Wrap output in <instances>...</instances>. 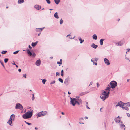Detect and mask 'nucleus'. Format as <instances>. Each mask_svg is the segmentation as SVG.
Instances as JSON below:
<instances>
[{
    "label": "nucleus",
    "mask_w": 130,
    "mask_h": 130,
    "mask_svg": "<svg viewBox=\"0 0 130 130\" xmlns=\"http://www.w3.org/2000/svg\"><path fill=\"white\" fill-rule=\"evenodd\" d=\"M63 21L62 19H61L60 21V24H62L63 23Z\"/></svg>",
    "instance_id": "2f4dec72"
},
{
    "label": "nucleus",
    "mask_w": 130,
    "mask_h": 130,
    "mask_svg": "<svg viewBox=\"0 0 130 130\" xmlns=\"http://www.w3.org/2000/svg\"><path fill=\"white\" fill-rule=\"evenodd\" d=\"M88 93V92H82L80 94V95L81 96H82L83 95H84L85 94H87Z\"/></svg>",
    "instance_id": "4468645a"
},
{
    "label": "nucleus",
    "mask_w": 130,
    "mask_h": 130,
    "mask_svg": "<svg viewBox=\"0 0 130 130\" xmlns=\"http://www.w3.org/2000/svg\"><path fill=\"white\" fill-rule=\"evenodd\" d=\"M100 97L101 99L104 101L108 97V95L102 92V93L100 95Z\"/></svg>",
    "instance_id": "7ed1b4c3"
},
{
    "label": "nucleus",
    "mask_w": 130,
    "mask_h": 130,
    "mask_svg": "<svg viewBox=\"0 0 130 130\" xmlns=\"http://www.w3.org/2000/svg\"><path fill=\"white\" fill-rule=\"evenodd\" d=\"M104 40V39H100V43L101 45H102L103 44V41Z\"/></svg>",
    "instance_id": "6ab92c4d"
},
{
    "label": "nucleus",
    "mask_w": 130,
    "mask_h": 130,
    "mask_svg": "<svg viewBox=\"0 0 130 130\" xmlns=\"http://www.w3.org/2000/svg\"><path fill=\"white\" fill-rule=\"evenodd\" d=\"M59 73L58 72H57L56 73V75L57 76L58 75H59Z\"/></svg>",
    "instance_id": "a18cd8bd"
},
{
    "label": "nucleus",
    "mask_w": 130,
    "mask_h": 130,
    "mask_svg": "<svg viewBox=\"0 0 130 130\" xmlns=\"http://www.w3.org/2000/svg\"><path fill=\"white\" fill-rule=\"evenodd\" d=\"M18 71L19 72H20L21 71V69H18Z\"/></svg>",
    "instance_id": "4d7b16f0"
},
{
    "label": "nucleus",
    "mask_w": 130,
    "mask_h": 130,
    "mask_svg": "<svg viewBox=\"0 0 130 130\" xmlns=\"http://www.w3.org/2000/svg\"><path fill=\"white\" fill-rule=\"evenodd\" d=\"M96 84H97V87H99V86H100L99 83H97Z\"/></svg>",
    "instance_id": "49530a36"
},
{
    "label": "nucleus",
    "mask_w": 130,
    "mask_h": 130,
    "mask_svg": "<svg viewBox=\"0 0 130 130\" xmlns=\"http://www.w3.org/2000/svg\"><path fill=\"white\" fill-rule=\"evenodd\" d=\"M34 7L35 8H41V6L38 5L35 6Z\"/></svg>",
    "instance_id": "aec40b11"
},
{
    "label": "nucleus",
    "mask_w": 130,
    "mask_h": 130,
    "mask_svg": "<svg viewBox=\"0 0 130 130\" xmlns=\"http://www.w3.org/2000/svg\"><path fill=\"white\" fill-rule=\"evenodd\" d=\"M28 47L30 49H31L32 48L31 47L30 45H29Z\"/></svg>",
    "instance_id": "603ef678"
},
{
    "label": "nucleus",
    "mask_w": 130,
    "mask_h": 130,
    "mask_svg": "<svg viewBox=\"0 0 130 130\" xmlns=\"http://www.w3.org/2000/svg\"><path fill=\"white\" fill-rule=\"evenodd\" d=\"M57 63L59 64H61L62 63V62H59L58 61L57 62Z\"/></svg>",
    "instance_id": "ea45409f"
},
{
    "label": "nucleus",
    "mask_w": 130,
    "mask_h": 130,
    "mask_svg": "<svg viewBox=\"0 0 130 130\" xmlns=\"http://www.w3.org/2000/svg\"><path fill=\"white\" fill-rule=\"evenodd\" d=\"M54 1L56 4H58L60 1V0H54Z\"/></svg>",
    "instance_id": "393cba45"
},
{
    "label": "nucleus",
    "mask_w": 130,
    "mask_h": 130,
    "mask_svg": "<svg viewBox=\"0 0 130 130\" xmlns=\"http://www.w3.org/2000/svg\"><path fill=\"white\" fill-rule=\"evenodd\" d=\"M61 114L63 115H64V113L63 112H61Z\"/></svg>",
    "instance_id": "052dcab7"
},
{
    "label": "nucleus",
    "mask_w": 130,
    "mask_h": 130,
    "mask_svg": "<svg viewBox=\"0 0 130 130\" xmlns=\"http://www.w3.org/2000/svg\"><path fill=\"white\" fill-rule=\"evenodd\" d=\"M115 121L116 122L119 123L120 122V121L119 120V117L118 116V117L116 118L115 119Z\"/></svg>",
    "instance_id": "9d476101"
},
{
    "label": "nucleus",
    "mask_w": 130,
    "mask_h": 130,
    "mask_svg": "<svg viewBox=\"0 0 130 130\" xmlns=\"http://www.w3.org/2000/svg\"><path fill=\"white\" fill-rule=\"evenodd\" d=\"M93 64H95V65H97V63L96 62H95V63H94V62H93Z\"/></svg>",
    "instance_id": "09e8293b"
},
{
    "label": "nucleus",
    "mask_w": 130,
    "mask_h": 130,
    "mask_svg": "<svg viewBox=\"0 0 130 130\" xmlns=\"http://www.w3.org/2000/svg\"><path fill=\"white\" fill-rule=\"evenodd\" d=\"M24 0H19L18 1V3L19 4H21L23 3L24 2Z\"/></svg>",
    "instance_id": "b1692460"
},
{
    "label": "nucleus",
    "mask_w": 130,
    "mask_h": 130,
    "mask_svg": "<svg viewBox=\"0 0 130 130\" xmlns=\"http://www.w3.org/2000/svg\"><path fill=\"white\" fill-rule=\"evenodd\" d=\"M93 38V39L96 40L97 39V37L96 34H94L92 36Z\"/></svg>",
    "instance_id": "dca6fc26"
},
{
    "label": "nucleus",
    "mask_w": 130,
    "mask_h": 130,
    "mask_svg": "<svg viewBox=\"0 0 130 130\" xmlns=\"http://www.w3.org/2000/svg\"><path fill=\"white\" fill-rule=\"evenodd\" d=\"M41 63V61L40 59L37 60L36 62V64L37 66H40Z\"/></svg>",
    "instance_id": "1a4fd4ad"
},
{
    "label": "nucleus",
    "mask_w": 130,
    "mask_h": 130,
    "mask_svg": "<svg viewBox=\"0 0 130 130\" xmlns=\"http://www.w3.org/2000/svg\"><path fill=\"white\" fill-rule=\"evenodd\" d=\"M32 111H28L23 115V117L25 119L30 118L32 115Z\"/></svg>",
    "instance_id": "f257e3e1"
},
{
    "label": "nucleus",
    "mask_w": 130,
    "mask_h": 130,
    "mask_svg": "<svg viewBox=\"0 0 130 130\" xmlns=\"http://www.w3.org/2000/svg\"><path fill=\"white\" fill-rule=\"evenodd\" d=\"M86 107H87V109H90V108L87 105H86Z\"/></svg>",
    "instance_id": "5fc2aeb1"
},
{
    "label": "nucleus",
    "mask_w": 130,
    "mask_h": 130,
    "mask_svg": "<svg viewBox=\"0 0 130 130\" xmlns=\"http://www.w3.org/2000/svg\"><path fill=\"white\" fill-rule=\"evenodd\" d=\"M122 108L123 109H125L126 110H129V109L127 107H123H123H122Z\"/></svg>",
    "instance_id": "5701e85b"
},
{
    "label": "nucleus",
    "mask_w": 130,
    "mask_h": 130,
    "mask_svg": "<svg viewBox=\"0 0 130 130\" xmlns=\"http://www.w3.org/2000/svg\"><path fill=\"white\" fill-rule=\"evenodd\" d=\"M31 45L32 46H34L36 45V44L34 43H32Z\"/></svg>",
    "instance_id": "e433bc0d"
},
{
    "label": "nucleus",
    "mask_w": 130,
    "mask_h": 130,
    "mask_svg": "<svg viewBox=\"0 0 130 130\" xmlns=\"http://www.w3.org/2000/svg\"><path fill=\"white\" fill-rule=\"evenodd\" d=\"M15 118V115L13 114H12L10 118L12 119V120H14Z\"/></svg>",
    "instance_id": "4be33fe9"
},
{
    "label": "nucleus",
    "mask_w": 130,
    "mask_h": 130,
    "mask_svg": "<svg viewBox=\"0 0 130 130\" xmlns=\"http://www.w3.org/2000/svg\"><path fill=\"white\" fill-rule=\"evenodd\" d=\"M110 87L109 85H108L107 87L105 90L102 91V92L105 93L108 95H109V91L110 90Z\"/></svg>",
    "instance_id": "f03ea898"
},
{
    "label": "nucleus",
    "mask_w": 130,
    "mask_h": 130,
    "mask_svg": "<svg viewBox=\"0 0 130 130\" xmlns=\"http://www.w3.org/2000/svg\"><path fill=\"white\" fill-rule=\"evenodd\" d=\"M94 60L95 61H97L98 59V58H94Z\"/></svg>",
    "instance_id": "37998d69"
},
{
    "label": "nucleus",
    "mask_w": 130,
    "mask_h": 130,
    "mask_svg": "<svg viewBox=\"0 0 130 130\" xmlns=\"http://www.w3.org/2000/svg\"><path fill=\"white\" fill-rule=\"evenodd\" d=\"M91 46L93 48L95 49L98 47V45H95L94 43H93L91 45Z\"/></svg>",
    "instance_id": "9b49d317"
},
{
    "label": "nucleus",
    "mask_w": 130,
    "mask_h": 130,
    "mask_svg": "<svg viewBox=\"0 0 130 130\" xmlns=\"http://www.w3.org/2000/svg\"><path fill=\"white\" fill-rule=\"evenodd\" d=\"M26 74H25L24 75L23 77H25V78H26Z\"/></svg>",
    "instance_id": "de8ad7c7"
},
{
    "label": "nucleus",
    "mask_w": 130,
    "mask_h": 130,
    "mask_svg": "<svg viewBox=\"0 0 130 130\" xmlns=\"http://www.w3.org/2000/svg\"><path fill=\"white\" fill-rule=\"evenodd\" d=\"M25 122L27 124H28L29 125H30L31 124V123H30L28 122H27L26 121H25Z\"/></svg>",
    "instance_id": "a19ab883"
},
{
    "label": "nucleus",
    "mask_w": 130,
    "mask_h": 130,
    "mask_svg": "<svg viewBox=\"0 0 130 130\" xmlns=\"http://www.w3.org/2000/svg\"><path fill=\"white\" fill-rule=\"evenodd\" d=\"M38 42V41H37L36 42H35L34 43H35V44H36V45L37 44Z\"/></svg>",
    "instance_id": "bf43d9fd"
},
{
    "label": "nucleus",
    "mask_w": 130,
    "mask_h": 130,
    "mask_svg": "<svg viewBox=\"0 0 130 130\" xmlns=\"http://www.w3.org/2000/svg\"><path fill=\"white\" fill-rule=\"evenodd\" d=\"M78 39L80 41V43L81 44L84 41V40H82V38L80 37Z\"/></svg>",
    "instance_id": "412c9836"
},
{
    "label": "nucleus",
    "mask_w": 130,
    "mask_h": 130,
    "mask_svg": "<svg viewBox=\"0 0 130 130\" xmlns=\"http://www.w3.org/2000/svg\"><path fill=\"white\" fill-rule=\"evenodd\" d=\"M15 108L16 109H19L22 110L23 109V107L20 104L17 103L16 104Z\"/></svg>",
    "instance_id": "423d86ee"
},
{
    "label": "nucleus",
    "mask_w": 130,
    "mask_h": 130,
    "mask_svg": "<svg viewBox=\"0 0 130 130\" xmlns=\"http://www.w3.org/2000/svg\"><path fill=\"white\" fill-rule=\"evenodd\" d=\"M110 84L111 88L112 89L115 88L117 86V82L114 81H111L110 82Z\"/></svg>",
    "instance_id": "39448f33"
},
{
    "label": "nucleus",
    "mask_w": 130,
    "mask_h": 130,
    "mask_svg": "<svg viewBox=\"0 0 130 130\" xmlns=\"http://www.w3.org/2000/svg\"><path fill=\"white\" fill-rule=\"evenodd\" d=\"M68 93L69 94H71V93L69 92H68Z\"/></svg>",
    "instance_id": "69168bd1"
},
{
    "label": "nucleus",
    "mask_w": 130,
    "mask_h": 130,
    "mask_svg": "<svg viewBox=\"0 0 130 130\" xmlns=\"http://www.w3.org/2000/svg\"><path fill=\"white\" fill-rule=\"evenodd\" d=\"M35 99L34 94H32V101H34Z\"/></svg>",
    "instance_id": "473e14b6"
},
{
    "label": "nucleus",
    "mask_w": 130,
    "mask_h": 130,
    "mask_svg": "<svg viewBox=\"0 0 130 130\" xmlns=\"http://www.w3.org/2000/svg\"><path fill=\"white\" fill-rule=\"evenodd\" d=\"M121 127H124L125 126V125H124V124H122L121 125Z\"/></svg>",
    "instance_id": "864d4df0"
},
{
    "label": "nucleus",
    "mask_w": 130,
    "mask_h": 130,
    "mask_svg": "<svg viewBox=\"0 0 130 130\" xmlns=\"http://www.w3.org/2000/svg\"><path fill=\"white\" fill-rule=\"evenodd\" d=\"M127 116L128 117H129L130 116V114L128 113H127Z\"/></svg>",
    "instance_id": "c03bdc74"
},
{
    "label": "nucleus",
    "mask_w": 130,
    "mask_h": 130,
    "mask_svg": "<svg viewBox=\"0 0 130 130\" xmlns=\"http://www.w3.org/2000/svg\"><path fill=\"white\" fill-rule=\"evenodd\" d=\"M35 129L36 130H37L38 129V128L37 127H35Z\"/></svg>",
    "instance_id": "e2e57ef3"
},
{
    "label": "nucleus",
    "mask_w": 130,
    "mask_h": 130,
    "mask_svg": "<svg viewBox=\"0 0 130 130\" xmlns=\"http://www.w3.org/2000/svg\"><path fill=\"white\" fill-rule=\"evenodd\" d=\"M19 51H17L15 52H13V54H15L17 53H18Z\"/></svg>",
    "instance_id": "c9c22d12"
},
{
    "label": "nucleus",
    "mask_w": 130,
    "mask_h": 130,
    "mask_svg": "<svg viewBox=\"0 0 130 130\" xmlns=\"http://www.w3.org/2000/svg\"><path fill=\"white\" fill-rule=\"evenodd\" d=\"M70 36V34H69V35H68L67 36V37H68V36Z\"/></svg>",
    "instance_id": "0e129e2a"
},
{
    "label": "nucleus",
    "mask_w": 130,
    "mask_h": 130,
    "mask_svg": "<svg viewBox=\"0 0 130 130\" xmlns=\"http://www.w3.org/2000/svg\"><path fill=\"white\" fill-rule=\"evenodd\" d=\"M15 65L16 67L17 68H18V66L17 65H16V64H15Z\"/></svg>",
    "instance_id": "774afa93"
},
{
    "label": "nucleus",
    "mask_w": 130,
    "mask_h": 130,
    "mask_svg": "<svg viewBox=\"0 0 130 130\" xmlns=\"http://www.w3.org/2000/svg\"><path fill=\"white\" fill-rule=\"evenodd\" d=\"M58 13L57 12H56L54 15V17L58 19L59 18L58 16L57 15Z\"/></svg>",
    "instance_id": "a211bd4d"
},
{
    "label": "nucleus",
    "mask_w": 130,
    "mask_h": 130,
    "mask_svg": "<svg viewBox=\"0 0 130 130\" xmlns=\"http://www.w3.org/2000/svg\"><path fill=\"white\" fill-rule=\"evenodd\" d=\"M42 112V115L43 116L47 114V112L46 111H41Z\"/></svg>",
    "instance_id": "f3484780"
},
{
    "label": "nucleus",
    "mask_w": 130,
    "mask_h": 130,
    "mask_svg": "<svg viewBox=\"0 0 130 130\" xmlns=\"http://www.w3.org/2000/svg\"><path fill=\"white\" fill-rule=\"evenodd\" d=\"M35 56L36 54H35V53H33L32 54V56H33V57H35Z\"/></svg>",
    "instance_id": "79ce46f5"
},
{
    "label": "nucleus",
    "mask_w": 130,
    "mask_h": 130,
    "mask_svg": "<svg viewBox=\"0 0 130 130\" xmlns=\"http://www.w3.org/2000/svg\"><path fill=\"white\" fill-rule=\"evenodd\" d=\"M92 82H91L90 83V84L89 85V86H90L92 84Z\"/></svg>",
    "instance_id": "3c124183"
},
{
    "label": "nucleus",
    "mask_w": 130,
    "mask_h": 130,
    "mask_svg": "<svg viewBox=\"0 0 130 130\" xmlns=\"http://www.w3.org/2000/svg\"><path fill=\"white\" fill-rule=\"evenodd\" d=\"M8 58H5L4 59V61L5 63H6L7 62L8 60Z\"/></svg>",
    "instance_id": "72a5a7b5"
},
{
    "label": "nucleus",
    "mask_w": 130,
    "mask_h": 130,
    "mask_svg": "<svg viewBox=\"0 0 130 130\" xmlns=\"http://www.w3.org/2000/svg\"><path fill=\"white\" fill-rule=\"evenodd\" d=\"M7 52V51H2V52L1 53H2V54H6V53Z\"/></svg>",
    "instance_id": "c85d7f7f"
},
{
    "label": "nucleus",
    "mask_w": 130,
    "mask_h": 130,
    "mask_svg": "<svg viewBox=\"0 0 130 130\" xmlns=\"http://www.w3.org/2000/svg\"><path fill=\"white\" fill-rule=\"evenodd\" d=\"M59 81L61 83H63V80L61 78H59L58 79Z\"/></svg>",
    "instance_id": "c756f323"
},
{
    "label": "nucleus",
    "mask_w": 130,
    "mask_h": 130,
    "mask_svg": "<svg viewBox=\"0 0 130 130\" xmlns=\"http://www.w3.org/2000/svg\"><path fill=\"white\" fill-rule=\"evenodd\" d=\"M77 99L74 98L72 99V98H71V103L72 105L73 106H74L76 103H77L78 104H79V103L76 100Z\"/></svg>",
    "instance_id": "20e7f679"
},
{
    "label": "nucleus",
    "mask_w": 130,
    "mask_h": 130,
    "mask_svg": "<svg viewBox=\"0 0 130 130\" xmlns=\"http://www.w3.org/2000/svg\"><path fill=\"white\" fill-rule=\"evenodd\" d=\"M55 83V80H53V81L52 82L50 83V84H54Z\"/></svg>",
    "instance_id": "f704fd0d"
},
{
    "label": "nucleus",
    "mask_w": 130,
    "mask_h": 130,
    "mask_svg": "<svg viewBox=\"0 0 130 130\" xmlns=\"http://www.w3.org/2000/svg\"><path fill=\"white\" fill-rule=\"evenodd\" d=\"M46 2H47L48 4H50V3L51 2L50 0H46Z\"/></svg>",
    "instance_id": "58836bf2"
},
{
    "label": "nucleus",
    "mask_w": 130,
    "mask_h": 130,
    "mask_svg": "<svg viewBox=\"0 0 130 130\" xmlns=\"http://www.w3.org/2000/svg\"><path fill=\"white\" fill-rule=\"evenodd\" d=\"M0 63H1V64H2V66H3V67H4V64H3V62H2L1 60H0Z\"/></svg>",
    "instance_id": "4c0bfd02"
},
{
    "label": "nucleus",
    "mask_w": 130,
    "mask_h": 130,
    "mask_svg": "<svg viewBox=\"0 0 130 130\" xmlns=\"http://www.w3.org/2000/svg\"><path fill=\"white\" fill-rule=\"evenodd\" d=\"M125 103H124L122 102L121 101H120L116 105V107H117L118 106H119L120 107H123V106H124L125 105Z\"/></svg>",
    "instance_id": "0eeeda50"
},
{
    "label": "nucleus",
    "mask_w": 130,
    "mask_h": 130,
    "mask_svg": "<svg viewBox=\"0 0 130 130\" xmlns=\"http://www.w3.org/2000/svg\"><path fill=\"white\" fill-rule=\"evenodd\" d=\"M12 64H13V65H15L16 64L15 63H12Z\"/></svg>",
    "instance_id": "338daca9"
},
{
    "label": "nucleus",
    "mask_w": 130,
    "mask_h": 130,
    "mask_svg": "<svg viewBox=\"0 0 130 130\" xmlns=\"http://www.w3.org/2000/svg\"><path fill=\"white\" fill-rule=\"evenodd\" d=\"M38 116L37 117L43 116L41 112H40L37 115Z\"/></svg>",
    "instance_id": "ddd939ff"
},
{
    "label": "nucleus",
    "mask_w": 130,
    "mask_h": 130,
    "mask_svg": "<svg viewBox=\"0 0 130 130\" xmlns=\"http://www.w3.org/2000/svg\"><path fill=\"white\" fill-rule=\"evenodd\" d=\"M129 79H127V82H129Z\"/></svg>",
    "instance_id": "680f3d73"
},
{
    "label": "nucleus",
    "mask_w": 130,
    "mask_h": 130,
    "mask_svg": "<svg viewBox=\"0 0 130 130\" xmlns=\"http://www.w3.org/2000/svg\"><path fill=\"white\" fill-rule=\"evenodd\" d=\"M85 119H88V118L87 117H85Z\"/></svg>",
    "instance_id": "13d9d810"
},
{
    "label": "nucleus",
    "mask_w": 130,
    "mask_h": 130,
    "mask_svg": "<svg viewBox=\"0 0 130 130\" xmlns=\"http://www.w3.org/2000/svg\"><path fill=\"white\" fill-rule=\"evenodd\" d=\"M63 70H61V75L62 76H63Z\"/></svg>",
    "instance_id": "7c9ffc66"
},
{
    "label": "nucleus",
    "mask_w": 130,
    "mask_h": 130,
    "mask_svg": "<svg viewBox=\"0 0 130 130\" xmlns=\"http://www.w3.org/2000/svg\"><path fill=\"white\" fill-rule=\"evenodd\" d=\"M44 28H44H40L39 29H40V30H41V31H42V30Z\"/></svg>",
    "instance_id": "8fccbe9b"
},
{
    "label": "nucleus",
    "mask_w": 130,
    "mask_h": 130,
    "mask_svg": "<svg viewBox=\"0 0 130 130\" xmlns=\"http://www.w3.org/2000/svg\"><path fill=\"white\" fill-rule=\"evenodd\" d=\"M125 105H126L127 107H129L130 106V103L129 102H127V103H125Z\"/></svg>",
    "instance_id": "cd10ccee"
},
{
    "label": "nucleus",
    "mask_w": 130,
    "mask_h": 130,
    "mask_svg": "<svg viewBox=\"0 0 130 130\" xmlns=\"http://www.w3.org/2000/svg\"><path fill=\"white\" fill-rule=\"evenodd\" d=\"M122 42V41H121V42H119L117 43H116V44L117 45H122L124 43V42H122V43H121V42Z\"/></svg>",
    "instance_id": "2eb2a0df"
},
{
    "label": "nucleus",
    "mask_w": 130,
    "mask_h": 130,
    "mask_svg": "<svg viewBox=\"0 0 130 130\" xmlns=\"http://www.w3.org/2000/svg\"><path fill=\"white\" fill-rule=\"evenodd\" d=\"M12 119L11 118H10L8 122L7 123H8L9 125H11V124L12 123Z\"/></svg>",
    "instance_id": "f8f14e48"
},
{
    "label": "nucleus",
    "mask_w": 130,
    "mask_h": 130,
    "mask_svg": "<svg viewBox=\"0 0 130 130\" xmlns=\"http://www.w3.org/2000/svg\"><path fill=\"white\" fill-rule=\"evenodd\" d=\"M27 53L30 56H31L32 55L31 53L29 50H27Z\"/></svg>",
    "instance_id": "a878e982"
},
{
    "label": "nucleus",
    "mask_w": 130,
    "mask_h": 130,
    "mask_svg": "<svg viewBox=\"0 0 130 130\" xmlns=\"http://www.w3.org/2000/svg\"><path fill=\"white\" fill-rule=\"evenodd\" d=\"M127 52H129L130 50V49L129 48H128L127 49Z\"/></svg>",
    "instance_id": "6e6d98bb"
},
{
    "label": "nucleus",
    "mask_w": 130,
    "mask_h": 130,
    "mask_svg": "<svg viewBox=\"0 0 130 130\" xmlns=\"http://www.w3.org/2000/svg\"><path fill=\"white\" fill-rule=\"evenodd\" d=\"M42 83L44 84L45 82L46 81V79H42Z\"/></svg>",
    "instance_id": "bb28decb"
},
{
    "label": "nucleus",
    "mask_w": 130,
    "mask_h": 130,
    "mask_svg": "<svg viewBox=\"0 0 130 130\" xmlns=\"http://www.w3.org/2000/svg\"><path fill=\"white\" fill-rule=\"evenodd\" d=\"M104 62L105 64L107 65H109L110 64V63L109 60L106 58H105L104 59Z\"/></svg>",
    "instance_id": "6e6552de"
}]
</instances>
